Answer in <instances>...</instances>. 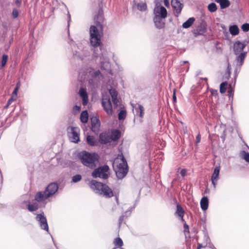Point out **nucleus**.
Instances as JSON below:
<instances>
[{
  "mask_svg": "<svg viewBox=\"0 0 249 249\" xmlns=\"http://www.w3.org/2000/svg\"><path fill=\"white\" fill-rule=\"evenodd\" d=\"M201 136L199 134L197 135L196 138V142L199 143L200 141Z\"/></svg>",
  "mask_w": 249,
  "mask_h": 249,
  "instance_id": "41",
  "label": "nucleus"
},
{
  "mask_svg": "<svg viewBox=\"0 0 249 249\" xmlns=\"http://www.w3.org/2000/svg\"><path fill=\"white\" fill-rule=\"evenodd\" d=\"M10 105H11V104H8V102H7V105L4 107V108H7Z\"/></svg>",
  "mask_w": 249,
  "mask_h": 249,
  "instance_id": "49",
  "label": "nucleus"
},
{
  "mask_svg": "<svg viewBox=\"0 0 249 249\" xmlns=\"http://www.w3.org/2000/svg\"><path fill=\"white\" fill-rule=\"evenodd\" d=\"M242 30L244 32H248L249 30V24L245 23L242 25Z\"/></svg>",
  "mask_w": 249,
  "mask_h": 249,
  "instance_id": "35",
  "label": "nucleus"
},
{
  "mask_svg": "<svg viewBox=\"0 0 249 249\" xmlns=\"http://www.w3.org/2000/svg\"><path fill=\"white\" fill-rule=\"evenodd\" d=\"M139 109L140 110V117H142L143 115V111L144 108L143 107L142 105H139Z\"/></svg>",
  "mask_w": 249,
  "mask_h": 249,
  "instance_id": "38",
  "label": "nucleus"
},
{
  "mask_svg": "<svg viewBox=\"0 0 249 249\" xmlns=\"http://www.w3.org/2000/svg\"><path fill=\"white\" fill-rule=\"evenodd\" d=\"M15 3H16V4H19V5L21 3V1H20L19 0H16L15 1Z\"/></svg>",
  "mask_w": 249,
  "mask_h": 249,
  "instance_id": "47",
  "label": "nucleus"
},
{
  "mask_svg": "<svg viewBox=\"0 0 249 249\" xmlns=\"http://www.w3.org/2000/svg\"><path fill=\"white\" fill-rule=\"evenodd\" d=\"M58 186L55 183H50L44 191L37 192L35 195V200L37 202H42L53 195L58 190Z\"/></svg>",
  "mask_w": 249,
  "mask_h": 249,
  "instance_id": "3",
  "label": "nucleus"
},
{
  "mask_svg": "<svg viewBox=\"0 0 249 249\" xmlns=\"http://www.w3.org/2000/svg\"><path fill=\"white\" fill-rule=\"evenodd\" d=\"M229 31L233 36H236L239 34V28L237 25H234L230 27Z\"/></svg>",
  "mask_w": 249,
  "mask_h": 249,
  "instance_id": "23",
  "label": "nucleus"
},
{
  "mask_svg": "<svg viewBox=\"0 0 249 249\" xmlns=\"http://www.w3.org/2000/svg\"><path fill=\"white\" fill-rule=\"evenodd\" d=\"M246 56V53H241L237 57V60L240 61L241 65H242L243 62Z\"/></svg>",
  "mask_w": 249,
  "mask_h": 249,
  "instance_id": "32",
  "label": "nucleus"
},
{
  "mask_svg": "<svg viewBox=\"0 0 249 249\" xmlns=\"http://www.w3.org/2000/svg\"><path fill=\"white\" fill-rule=\"evenodd\" d=\"M244 158L246 161L249 162V153H245L244 154Z\"/></svg>",
  "mask_w": 249,
  "mask_h": 249,
  "instance_id": "40",
  "label": "nucleus"
},
{
  "mask_svg": "<svg viewBox=\"0 0 249 249\" xmlns=\"http://www.w3.org/2000/svg\"><path fill=\"white\" fill-rule=\"evenodd\" d=\"M82 179V177L80 175H76L72 177V180L74 182H77Z\"/></svg>",
  "mask_w": 249,
  "mask_h": 249,
  "instance_id": "34",
  "label": "nucleus"
},
{
  "mask_svg": "<svg viewBox=\"0 0 249 249\" xmlns=\"http://www.w3.org/2000/svg\"><path fill=\"white\" fill-rule=\"evenodd\" d=\"M137 8L141 11H144L147 9L146 4L144 2H140L137 5Z\"/></svg>",
  "mask_w": 249,
  "mask_h": 249,
  "instance_id": "26",
  "label": "nucleus"
},
{
  "mask_svg": "<svg viewBox=\"0 0 249 249\" xmlns=\"http://www.w3.org/2000/svg\"><path fill=\"white\" fill-rule=\"evenodd\" d=\"M17 99V97L14 95H12L11 98L8 100V104H11L14 101H16Z\"/></svg>",
  "mask_w": 249,
  "mask_h": 249,
  "instance_id": "37",
  "label": "nucleus"
},
{
  "mask_svg": "<svg viewBox=\"0 0 249 249\" xmlns=\"http://www.w3.org/2000/svg\"><path fill=\"white\" fill-rule=\"evenodd\" d=\"M102 106L105 110L107 113H109V96L107 94L103 93L102 96Z\"/></svg>",
  "mask_w": 249,
  "mask_h": 249,
  "instance_id": "14",
  "label": "nucleus"
},
{
  "mask_svg": "<svg viewBox=\"0 0 249 249\" xmlns=\"http://www.w3.org/2000/svg\"><path fill=\"white\" fill-rule=\"evenodd\" d=\"M79 157L82 163L91 169L95 168L99 162V156L94 153L84 151L80 154Z\"/></svg>",
  "mask_w": 249,
  "mask_h": 249,
  "instance_id": "2",
  "label": "nucleus"
},
{
  "mask_svg": "<svg viewBox=\"0 0 249 249\" xmlns=\"http://www.w3.org/2000/svg\"><path fill=\"white\" fill-rule=\"evenodd\" d=\"M188 230H189V229H184V231H185V232H186V231L188 232Z\"/></svg>",
  "mask_w": 249,
  "mask_h": 249,
  "instance_id": "51",
  "label": "nucleus"
},
{
  "mask_svg": "<svg viewBox=\"0 0 249 249\" xmlns=\"http://www.w3.org/2000/svg\"><path fill=\"white\" fill-rule=\"evenodd\" d=\"M109 169L107 165H104L95 169L92 173V176L94 178H100L104 179H107L108 178V175L106 173Z\"/></svg>",
  "mask_w": 249,
  "mask_h": 249,
  "instance_id": "7",
  "label": "nucleus"
},
{
  "mask_svg": "<svg viewBox=\"0 0 249 249\" xmlns=\"http://www.w3.org/2000/svg\"><path fill=\"white\" fill-rule=\"evenodd\" d=\"M121 136V132L118 129H113L110 132V145H116Z\"/></svg>",
  "mask_w": 249,
  "mask_h": 249,
  "instance_id": "9",
  "label": "nucleus"
},
{
  "mask_svg": "<svg viewBox=\"0 0 249 249\" xmlns=\"http://www.w3.org/2000/svg\"><path fill=\"white\" fill-rule=\"evenodd\" d=\"M208 10L211 12H214L217 10V6L215 3H212L208 5Z\"/></svg>",
  "mask_w": 249,
  "mask_h": 249,
  "instance_id": "30",
  "label": "nucleus"
},
{
  "mask_svg": "<svg viewBox=\"0 0 249 249\" xmlns=\"http://www.w3.org/2000/svg\"><path fill=\"white\" fill-rule=\"evenodd\" d=\"M220 166L216 167L214 168L213 173L212 176V181L214 187H215L216 182L218 179L219 174L220 172Z\"/></svg>",
  "mask_w": 249,
  "mask_h": 249,
  "instance_id": "16",
  "label": "nucleus"
},
{
  "mask_svg": "<svg viewBox=\"0 0 249 249\" xmlns=\"http://www.w3.org/2000/svg\"><path fill=\"white\" fill-rule=\"evenodd\" d=\"M121 249H123V248H121Z\"/></svg>",
  "mask_w": 249,
  "mask_h": 249,
  "instance_id": "53",
  "label": "nucleus"
},
{
  "mask_svg": "<svg viewBox=\"0 0 249 249\" xmlns=\"http://www.w3.org/2000/svg\"><path fill=\"white\" fill-rule=\"evenodd\" d=\"M200 248V246L199 245L198 249H199Z\"/></svg>",
  "mask_w": 249,
  "mask_h": 249,
  "instance_id": "52",
  "label": "nucleus"
},
{
  "mask_svg": "<svg viewBox=\"0 0 249 249\" xmlns=\"http://www.w3.org/2000/svg\"><path fill=\"white\" fill-rule=\"evenodd\" d=\"M180 174L182 177L184 178L186 176L187 174V170L185 169H182L181 170L180 172Z\"/></svg>",
  "mask_w": 249,
  "mask_h": 249,
  "instance_id": "39",
  "label": "nucleus"
},
{
  "mask_svg": "<svg viewBox=\"0 0 249 249\" xmlns=\"http://www.w3.org/2000/svg\"><path fill=\"white\" fill-rule=\"evenodd\" d=\"M18 14H19L18 10L16 9H14L12 14L13 18H18Z\"/></svg>",
  "mask_w": 249,
  "mask_h": 249,
  "instance_id": "36",
  "label": "nucleus"
},
{
  "mask_svg": "<svg viewBox=\"0 0 249 249\" xmlns=\"http://www.w3.org/2000/svg\"><path fill=\"white\" fill-rule=\"evenodd\" d=\"M176 213L181 218V219L183 220L184 211L182 207L179 204L177 205Z\"/></svg>",
  "mask_w": 249,
  "mask_h": 249,
  "instance_id": "25",
  "label": "nucleus"
},
{
  "mask_svg": "<svg viewBox=\"0 0 249 249\" xmlns=\"http://www.w3.org/2000/svg\"><path fill=\"white\" fill-rule=\"evenodd\" d=\"M114 244L116 246L121 247L123 245V242L120 238H117L114 241Z\"/></svg>",
  "mask_w": 249,
  "mask_h": 249,
  "instance_id": "31",
  "label": "nucleus"
},
{
  "mask_svg": "<svg viewBox=\"0 0 249 249\" xmlns=\"http://www.w3.org/2000/svg\"><path fill=\"white\" fill-rule=\"evenodd\" d=\"M68 131L71 141L77 143L79 141V129L76 127L70 126L68 128Z\"/></svg>",
  "mask_w": 249,
  "mask_h": 249,
  "instance_id": "8",
  "label": "nucleus"
},
{
  "mask_svg": "<svg viewBox=\"0 0 249 249\" xmlns=\"http://www.w3.org/2000/svg\"><path fill=\"white\" fill-rule=\"evenodd\" d=\"M36 220L39 222L41 228L47 231L49 230L47 219L42 214H37L36 217Z\"/></svg>",
  "mask_w": 249,
  "mask_h": 249,
  "instance_id": "11",
  "label": "nucleus"
},
{
  "mask_svg": "<svg viewBox=\"0 0 249 249\" xmlns=\"http://www.w3.org/2000/svg\"><path fill=\"white\" fill-rule=\"evenodd\" d=\"M91 130L95 133L97 134L99 131L100 126V122L99 119L97 117H92L90 119Z\"/></svg>",
  "mask_w": 249,
  "mask_h": 249,
  "instance_id": "12",
  "label": "nucleus"
},
{
  "mask_svg": "<svg viewBox=\"0 0 249 249\" xmlns=\"http://www.w3.org/2000/svg\"><path fill=\"white\" fill-rule=\"evenodd\" d=\"M87 143L90 146H94L95 144V141L93 136H88L87 138Z\"/></svg>",
  "mask_w": 249,
  "mask_h": 249,
  "instance_id": "27",
  "label": "nucleus"
},
{
  "mask_svg": "<svg viewBox=\"0 0 249 249\" xmlns=\"http://www.w3.org/2000/svg\"><path fill=\"white\" fill-rule=\"evenodd\" d=\"M184 229H189V226L186 224H184Z\"/></svg>",
  "mask_w": 249,
  "mask_h": 249,
  "instance_id": "48",
  "label": "nucleus"
},
{
  "mask_svg": "<svg viewBox=\"0 0 249 249\" xmlns=\"http://www.w3.org/2000/svg\"><path fill=\"white\" fill-rule=\"evenodd\" d=\"M8 55L6 54H3L2 55V60H1V67H3L6 64L8 59Z\"/></svg>",
  "mask_w": 249,
  "mask_h": 249,
  "instance_id": "33",
  "label": "nucleus"
},
{
  "mask_svg": "<svg viewBox=\"0 0 249 249\" xmlns=\"http://www.w3.org/2000/svg\"><path fill=\"white\" fill-rule=\"evenodd\" d=\"M89 119L88 113L87 110L82 112L80 115V121L83 123H86Z\"/></svg>",
  "mask_w": 249,
  "mask_h": 249,
  "instance_id": "21",
  "label": "nucleus"
},
{
  "mask_svg": "<svg viewBox=\"0 0 249 249\" xmlns=\"http://www.w3.org/2000/svg\"><path fill=\"white\" fill-rule=\"evenodd\" d=\"M18 91V88H15L12 93V95H14V96H16L17 97Z\"/></svg>",
  "mask_w": 249,
  "mask_h": 249,
  "instance_id": "42",
  "label": "nucleus"
},
{
  "mask_svg": "<svg viewBox=\"0 0 249 249\" xmlns=\"http://www.w3.org/2000/svg\"><path fill=\"white\" fill-rule=\"evenodd\" d=\"M173 100L174 102H176V94H175V89L174 90V93H173Z\"/></svg>",
  "mask_w": 249,
  "mask_h": 249,
  "instance_id": "45",
  "label": "nucleus"
},
{
  "mask_svg": "<svg viewBox=\"0 0 249 249\" xmlns=\"http://www.w3.org/2000/svg\"><path fill=\"white\" fill-rule=\"evenodd\" d=\"M99 142L102 144L109 142V132H105L101 133L99 136Z\"/></svg>",
  "mask_w": 249,
  "mask_h": 249,
  "instance_id": "19",
  "label": "nucleus"
},
{
  "mask_svg": "<svg viewBox=\"0 0 249 249\" xmlns=\"http://www.w3.org/2000/svg\"><path fill=\"white\" fill-rule=\"evenodd\" d=\"M208 199L207 197H203L200 201V205L201 209L205 211L208 209Z\"/></svg>",
  "mask_w": 249,
  "mask_h": 249,
  "instance_id": "20",
  "label": "nucleus"
},
{
  "mask_svg": "<svg viewBox=\"0 0 249 249\" xmlns=\"http://www.w3.org/2000/svg\"><path fill=\"white\" fill-rule=\"evenodd\" d=\"M171 3L176 13L178 15L182 9L183 5L178 0H172Z\"/></svg>",
  "mask_w": 249,
  "mask_h": 249,
  "instance_id": "18",
  "label": "nucleus"
},
{
  "mask_svg": "<svg viewBox=\"0 0 249 249\" xmlns=\"http://www.w3.org/2000/svg\"><path fill=\"white\" fill-rule=\"evenodd\" d=\"M112 165L114 171L118 179L123 178L127 174V164L122 155H119L115 158Z\"/></svg>",
  "mask_w": 249,
  "mask_h": 249,
  "instance_id": "1",
  "label": "nucleus"
},
{
  "mask_svg": "<svg viewBox=\"0 0 249 249\" xmlns=\"http://www.w3.org/2000/svg\"><path fill=\"white\" fill-rule=\"evenodd\" d=\"M245 46L246 44H244L239 41H236L233 45V50L234 53L236 54H238L243 51Z\"/></svg>",
  "mask_w": 249,
  "mask_h": 249,
  "instance_id": "17",
  "label": "nucleus"
},
{
  "mask_svg": "<svg viewBox=\"0 0 249 249\" xmlns=\"http://www.w3.org/2000/svg\"><path fill=\"white\" fill-rule=\"evenodd\" d=\"M227 82H223L220 84V92L221 93H224L226 92L227 89Z\"/></svg>",
  "mask_w": 249,
  "mask_h": 249,
  "instance_id": "29",
  "label": "nucleus"
},
{
  "mask_svg": "<svg viewBox=\"0 0 249 249\" xmlns=\"http://www.w3.org/2000/svg\"><path fill=\"white\" fill-rule=\"evenodd\" d=\"M27 208L30 212H34L38 210L39 208V205L37 202H35L33 204H28Z\"/></svg>",
  "mask_w": 249,
  "mask_h": 249,
  "instance_id": "22",
  "label": "nucleus"
},
{
  "mask_svg": "<svg viewBox=\"0 0 249 249\" xmlns=\"http://www.w3.org/2000/svg\"><path fill=\"white\" fill-rule=\"evenodd\" d=\"M155 17L165 18L167 16V10L163 6H156L154 10Z\"/></svg>",
  "mask_w": 249,
  "mask_h": 249,
  "instance_id": "10",
  "label": "nucleus"
},
{
  "mask_svg": "<svg viewBox=\"0 0 249 249\" xmlns=\"http://www.w3.org/2000/svg\"><path fill=\"white\" fill-rule=\"evenodd\" d=\"M109 194H110V197L111 196H111H113V193L111 191H110Z\"/></svg>",
  "mask_w": 249,
  "mask_h": 249,
  "instance_id": "50",
  "label": "nucleus"
},
{
  "mask_svg": "<svg viewBox=\"0 0 249 249\" xmlns=\"http://www.w3.org/2000/svg\"><path fill=\"white\" fill-rule=\"evenodd\" d=\"M219 3H220L221 8L223 9L228 7L230 5V2L229 0H222Z\"/></svg>",
  "mask_w": 249,
  "mask_h": 249,
  "instance_id": "28",
  "label": "nucleus"
},
{
  "mask_svg": "<svg viewBox=\"0 0 249 249\" xmlns=\"http://www.w3.org/2000/svg\"><path fill=\"white\" fill-rule=\"evenodd\" d=\"M19 87H20V83L18 82L17 84V85H16V87L15 88H18V89H19Z\"/></svg>",
  "mask_w": 249,
  "mask_h": 249,
  "instance_id": "46",
  "label": "nucleus"
},
{
  "mask_svg": "<svg viewBox=\"0 0 249 249\" xmlns=\"http://www.w3.org/2000/svg\"><path fill=\"white\" fill-rule=\"evenodd\" d=\"M211 91L212 94L213 95H214V94L217 95V90L212 89L211 90Z\"/></svg>",
  "mask_w": 249,
  "mask_h": 249,
  "instance_id": "43",
  "label": "nucleus"
},
{
  "mask_svg": "<svg viewBox=\"0 0 249 249\" xmlns=\"http://www.w3.org/2000/svg\"><path fill=\"white\" fill-rule=\"evenodd\" d=\"M164 3L166 6L168 7L169 6V2L168 0H164Z\"/></svg>",
  "mask_w": 249,
  "mask_h": 249,
  "instance_id": "44",
  "label": "nucleus"
},
{
  "mask_svg": "<svg viewBox=\"0 0 249 249\" xmlns=\"http://www.w3.org/2000/svg\"><path fill=\"white\" fill-rule=\"evenodd\" d=\"M89 185L92 190L96 193L107 197H109V187L107 185L95 180H92L89 182Z\"/></svg>",
  "mask_w": 249,
  "mask_h": 249,
  "instance_id": "5",
  "label": "nucleus"
},
{
  "mask_svg": "<svg viewBox=\"0 0 249 249\" xmlns=\"http://www.w3.org/2000/svg\"><path fill=\"white\" fill-rule=\"evenodd\" d=\"M90 43L92 46L97 47L100 45L101 40L99 30L96 26H91L90 28Z\"/></svg>",
  "mask_w": 249,
  "mask_h": 249,
  "instance_id": "6",
  "label": "nucleus"
},
{
  "mask_svg": "<svg viewBox=\"0 0 249 249\" xmlns=\"http://www.w3.org/2000/svg\"><path fill=\"white\" fill-rule=\"evenodd\" d=\"M194 18H189L186 21H185L182 25V27L184 28H188L190 27L195 21Z\"/></svg>",
  "mask_w": 249,
  "mask_h": 249,
  "instance_id": "24",
  "label": "nucleus"
},
{
  "mask_svg": "<svg viewBox=\"0 0 249 249\" xmlns=\"http://www.w3.org/2000/svg\"><path fill=\"white\" fill-rule=\"evenodd\" d=\"M79 95L82 98V104L83 105H87L88 103V96L87 90L85 89L81 88L79 92Z\"/></svg>",
  "mask_w": 249,
  "mask_h": 249,
  "instance_id": "13",
  "label": "nucleus"
},
{
  "mask_svg": "<svg viewBox=\"0 0 249 249\" xmlns=\"http://www.w3.org/2000/svg\"><path fill=\"white\" fill-rule=\"evenodd\" d=\"M110 95L111 96L114 107L117 109V111L121 110L118 114V119L120 121L124 120L126 116V111L125 109H123L124 107L120 99L117 98V92L114 89H110Z\"/></svg>",
  "mask_w": 249,
  "mask_h": 249,
  "instance_id": "4",
  "label": "nucleus"
},
{
  "mask_svg": "<svg viewBox=\"0 0 249 249\" xmlns=\"http://www.w3.org/2000/svg\"><path fill=\"white\" fill-rule=\"evenodd\" d=\"M165 18L155 17L154 18L155 26L159 29L163 28L165 25Z\"/></svg>",
  "mask_w": 249,
  "mask_h": 249,
  "instance_id": "15",
  "label": "nucleus"
}]
</instances>
